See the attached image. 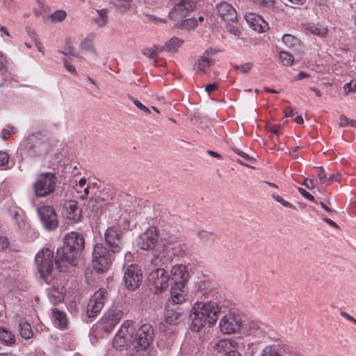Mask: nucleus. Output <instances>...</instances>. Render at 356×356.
<instances>
[{"label": "nucleus", "mask_w": 356, "mask_h": 356, "mask_svg": "<svg viewBox=\"0 0 356 356\" xmlns=\"http://www.w3.org/2000/svg\"><path fill=\"white\" fill-rule=\"evenodd\" d=\"M66 289L63 286L53 285L47 289L49 300L53 305L62 302L65 296Z\"/></svg>", "instance_id": "obj_22"}, {"label": "nucleus", "mask_w": 356, "mask_h": 356, "mask_svg": "<svg viewBox=\"0 0 356 356\" xmlns=\"http://www.w3.org/2000/svg\"><path fill=\"white\" fill-rule=\"evenodd\" d=\"M35 261L41 276L46 279L54 268L53 251L48 248L42 250L36 254Z\"/></svg>", "instance_id": "obj_8"}, {"label": "nucleus", "mask_w": 356, "mask_h": 356, "mask_svg": "<svg viewBox=\"0 0 356 356\" xmlns=\"http://www.w3.org/2000/svg\"><path fill=\"white\" fill-rule=\"evenodd\" d=\"M183 43L184 40L177 37H172L165 42V51L170 53H175Z\"/></svg>", "instance_id": "obj_28"}, {"label": "nucleus", "mask_w": 356, "mask_h": 356, "mask_svg": "<svg viewBox=\"0 0 356 356\" xmlns=\"http://www.w3.org/2000/svg\"><path fill=\"white\" fill-rule=\"evenodd\" d=\"M81 209L78 206L77 202L70 200L65 202L64 205V217L72 222H78L82 217Z\"/></svg>", "instance_id": "obj_18"}, {"label": "nucleus", "mask_w": 356, "mask_h": 356, "mask_svg": "<svg viewBox=\"0 0 356 356\" xmlns=\"http://www.w3.org/2000/svg\"><path fill=\"white\" fill-rule=\"evenodd\" d=\"M218 15L225 22H235L237 19V13L235 8L230 3L226 1H221L216 5Z\"/></svg>", "instance_id": "obj_17"}, {"label": "nucleus", "mask_w": 356, "mask_h": 356, "mask_svg": "<svg viewBox=\"0 0 356 356\" xmlns=\"http://www.w3.org/2000/svg\"><path fill=\"white\" fill-rule=\"evenodd\" d=\"M197 236L200 241L206 245L213 244L217 238L216 234L204 230L199 232Z\"/></svg>", "instance_id": "obj_30"}, {"label": "nucleus", "mask_w": 356, "mask_h": 356, "mask_svg": "<svg viewBox=\"0 0 356 356\" xmlns=\"http://www.w3.org/2000/svg\"><path fill=\"white\" fill-rule=\"evenodd\" d=\"M242 321L240 318L232 314L223 316L220 321V330L223 334H230L240 330Z\"/></svg>", "instance_id": "obj_16"}, {"label": "nucleus", "mask_w": 356, "mask_h": 356, "mask_svg": "<svg viewBox=\"0 0 356 356\" xmlns=\"http://www.w3.org/2000/svg\"><path fill=\"white\" fill-rule=\"evenodd\" d=\"M235 152L248 161H252V158L250 156L239 149H236Z\"/></svg>", "instance_id": "obj_61"}, {"label": "nucleus", "mask_w": 356, "mask_h": 356, "mask_svg": "<svg viewBox=\"0 0 356 356\" xmlns=\"http://www.w3.org/2000/svg\"><path fill=\"white\" fill-rule=\"evenodd\" d=\"M159 231L154 226L149 227L142 233L137 241V245L144 250H152L158 242Z\"/></svg>", "instance_id": "obj_11"}, {"label": "nucleus", "mask_w": 356, "mask_h": 356, "mask_svg": "<svg viewBox=\"0 0 356 356\" xmlns=\"http://www.w3.org/2000/svg\"><path fill=\"white\" fill-rule=\"evenodd\" d=\"M0 341L4 344L13 345L15 342V335L8 330L0 327Z\"/></svg>", "instance_id": "obj_29"}, {"label": "nucleus", "mask_w": 356, "mask_h": 356, "mask_svg": "<svg viewBox=\"0 0 356 356\" xmlns=\"http://www.w3.org/2000/svg\"><path fill=\"white\" fill-rule=\"evenodd\" d=\"M122 316L121 312L108 313L101 321L102 328L107 332H111L119 323Z\"/></svg>", "instance_id": "obj_21"}, {"label": "nucleus", "mask_w": 356, "mask_h": 356, "mask_svg": "<svg viewBox=\"0 0 356 356\" xmlns=\"http://www.w3.org/2000/svg\"><path fill=\"white\" fill-rule=\"evenodd\" d=\"M172 280L175 282V286L179 289L184 287V284L188 279L189 274L184 265H175L171 270Z\"/></svg>", "instance_id": "obj_19"}, {"label": "nucleus", "mask_w": 356, "mask_h": 356, "mask_svg": "<svg viewBox=\"0 0 356 356\" xmlns=\"http://www.w3.org/2000/svg\"><path fill=\"white\" fill-rule=\"evenodd\" d=\"M272 197L275 201H277V202L281 204L282 206H284L285 207L291 208L293 209H296V206H294L291 203L289 202L288 201L285 200L282 197L280 196L279 195L273 194Z\"/></svg>", "instance_id": "obj_41"}, {"label": "nucleus", "mask_w": 356, "mask_h": 356, "mask_svg": "<svg viewBox=\"0 0 356 356\" xmlns=\"http://www.w3.org/2000/svg\"><path fill=\"white\" fill-rule=\"evenodd\" d=\"M94 38V35H90L86 37L83 41H81L80 44V48L82 50L96 54V49L93 45Z\"/></svg>", "instance_id": "obj_31"}, {"label": "nucleus", "mask_w": 356, "mask_h": 356, "mask_svg": "<svg viewBox=\"0 0 356 356\" xmlns=\"http://www.w3.org/2000/svg\"><path fill=\"white\" fill-rule=\"evenodd\" d=\"M52 313L55 323L60 327H65L67 323L65 314L56 308L53 309Z\"/></svg>", "instance_id": "obj_33"}, {"label": "nucleus", "mask_w": 356, "mask_h": 356, "mask_svg": "<svg viewBox=\"0 0 356 356\" xmlns=\"http://www.w3.org/2000/svg\"><path fill=\"white\" fill-rule=\"evenodd\" d=\"M40 218L47 230H54L58 227L57 215L51 206H42L38 209Z\"/></svg>", "instance_id": "obj_14"}, {"label": "nucleus", "mask_w": 356, "mask_h": 356, "mask_svg": "<svg viewBox=\"0 0 356 356\" xmlns=\"http://www.w3.org/2000/svg\"><path fill=\"white\" fill-rule=\"evenodd\" d=\"M170 276L163 268L153 270L148 276L150 290L155 294H159L166 290L169 286Z\"/></svg>", "instance_id": "obj_6"}, {"label": "nucleus", "mask_w": 356, "mask_h": 356, "mask_svg": "<svg viewBox=\"0 0 356 356\" xmlns=\"http://www.w3.org/2000/svg\"><path fill=\"white\" fill-rule=\"evenodd\" d=\"M344 90L346 91H353L356 92V81L347 83L344 85Z\"/></svg>", "instance_id": "obj_58"}, {"label": "nucleus", "mask_w": 356, "mask_h": 356, "mask_svg": "<svg viewBox=\"0 0 356 356\" xmlns=\"http://www.w3.org/2000/svg\"><path fill=\"white\" fill-rule=\"evenodd\" d=\"M172 5L168 17L179 24L183 19L188 17L195 9L197 0H169Z\"/></svg>", "instance_id": "obj_5"}, {"label": "nucleus", "mask_w": 356, "mask_h": 356, "mask_svg": "<svg viewBox=\"0 0 356 356\" xmlns=\"http://www.w3.org/2000/svg\"><path fill=\"white\" fill-rule=\"evenodd\" d=\"M253 67H254V63L249 62V63L241 64L240 65H237L236 67L237 70H240L241 72L247 73V72H250L252 69Z\"/></svg>", "instance_id": "obj_49"}, {"label": "nucleus", "mask_w": 356, "mask_h": 356, "mask_svg": "<svg viewBox=\"0 0 356 356\" xmlns=\"http://www.w3.org/2000/svg\"><path fill=\"white\" fill-rule=\"evenodd\" d=\"M122 232L116 226L109 227L105 232V241L113 254L121 250V238Z\"/></svg>", "instance_id": "obj_13"}, {"label": "nucleus", "mask_w": 356, "mask_h": 356, "mask_svg": "<svg viewBox=\"0 0 356 356\" xmlns=\"http://www.w3.org/2000/svg\"><path fill=\"white\" fill-rule=\"evenodd\" d=\"M280 60L284 65L289 66L293 64L294 57L291 54L282 51L280 53Z\"/></svg>", "instance_id": "obj_37"}, {"label": "nucleus", "mask_w": 356, "mask_h": 356, "mask_svg": "<svg viewBox=\"0 0 356 356\" xmlns=\"http://www.w3.org/2000/svg\"><path fill=\"white\" fill-rule=\"evenodd\" d=\"M154 329L149 323L142 325L137 330L134 341V347L138 351L147 349L154 339Z\"/></svg>", "instance_id": "obj_9"}, {"label": "nucleus", "mask_w": 356, "mask_h": 356, "mask_svg": "<svg viewBox=\"0 0 356 356\" xmlns=\"http://www.w3.org/2000/svg\"><path fill=\"white\" fill-rule=\"evenodd\" d=\"M208 55L209 50H207L196 63L197 68L202 72H207L209 67L214 64V60L210 58Z\"/></svg>", "instance_id": "obj_25"}, {"label": "nucleus", "mask_w": 356, "mask_h": 356, "mask_svg": "<svg viewBox=\"0 0 356 356\" xmlns=\"http://www.w3.org/2000/svg\"><path fill=\"white\" fill-rule=\"evenodd\" d=\"M10 132L11 131L8 129H3L1 133V138L4 140L9 139V138L10 136Z\"/></svg>", "instance_id": "obj_62"}, {"label": "nucleus", "mask_w": 356, "mask_h": 356, "mask_svg": "<svg viewBox=\"0 0 356 356\" xmlns=\"http://www.w3.org/2000/svg\"><path fill=\"white\" fill-rule=\"evenodd\" d=\"M340 315L342 317H343L344 318H346V320H348L356 325V319L355 318H353L352 316H350L349 314H348L347 312L341 311L340 312Z\"/></svg>", "instance_id": "obj_60"}, {"label": "nucleus", "mask_w": 356, "mask_h": 356, "mask_svg": "<svg viewBox=\"0 0 356 356\" xmlns=\"http://www.w3.org/2000/svg\"><path fill=\"white\" fill-rule=\"evenodd\" d=\"M227 30L229 33L233 34L235 36L239 37L241 34V31L236 24H229L227 22Z\"/></svg>", "instance_id": "obj_46"}, {"label": "nucleus", "mask_w": 356, "mask_h": 356, "mask_svg": "<svg viewBox=\"0 0 356 356\" xmlns=\"http://www.w3.org/2000/svg\"><path fill=\"white\" fill-rule=\"evenodd\" d=\"M218 87L217 83H209L205 86L206 92L210 95L213 91L216 90Z\"/></svg>", "instance_id": "obj_57"}, {"label": "nucleus", "mask_w": 356, "mask_h": 356, "mask_svg": "<svg viewBox=\"0 0 356 356\" xmlns=\"http://www.w3.org/2000/svg\"><path fill=\"white\" fill-rule=\"evenodd\" d=\"M47 139L45 131H37L29 135L22 145L30 156H41L47 154L49 151Z\"/></svg>", "instance_id": "obj_3"}, {"label": "nucleus", "mask_w": 356, "mask_h": 356, "mask_svg": "<svg viewBox=\"0 0 356 356\" xmlns=\"http://www.w3.org/2000/svg\"><path fill=\"white\" fill-rule=\"evenodd\" d=\"M143 54L149 58L153 59L155 64L157 63V56L156 55V53L154 52L152 47L144 48L143 49Z\"/></svg>", "instance_id": "obj_44"}, {"label": "nucleus", "mask_w": 356, "mask_h": 356, "mask_svg": "<svg viewBox=\"0 0 356 356\" xmlns=\"http://www.w3.org/2000/svg\"><path fill=\"white\" fill-rule=\"evenodd\" d=\"M282 42L291 49H296L300 46V41L298 38L291 34H285L282 36Z\"/></svg>", "instance_id": "obj_32"}, {"label": "nucleus", "mask_w": 356, "mask_h": 356, "mask_svg": "<svg viewBox=\"0 0 356 356\" xmlns=\"http://www.w3.org/2000/svg\"><path fill=\"white\" fill-rule=\"evenodd\" d=\"M6 58L4 55L0 51V73L3 72L6 67Z\"/></svg>", "instance_id": "obj_56"}, {"label": "nucleus", "mask_w": 356, "mask_h": 356, "mask_svg": "<svg viewBox=\"0 0 356 356\" xmlns=\"http://www.w3.org/2000/svg\"><path fill=\"white\" fill-rule=\"evenodd\" d=\"M152 48L154 49V51L156 53V55L158 56V54L159 52L165 51V44L164 46L155 44L152 47Z\"/></svg>", "instance_id": "obj_63"}, {"label": "nucleus", "mask_w": 356, "mask_h": 356, "mask_svg": "<svg viewBox=\"0 0 356 356\" xmlns=\"http://www.w3.org/2000/svg\"><path fill=\"white\" fill-rule=\"evenodd\" d=\"M111 250H108L102 243L95 245L92 252V266L98 273L106 272L114 259Z\"/></svg>", "instance_id": "obj_4"}, {"label": "nucleus", "mask_w": 356, "mask_h": 356, "mask_svg": "<svg viewBox=\"0 0 356 356\" xmlns=\"http://www.w3.org/2000/svg\"><path fill=\"white\" fill-rule=\"evenodd\" d=\"M220 311V307L215 302H195L190 314L191 330L198 332L207 325L212 326L216 323Z\"/></svg>", "instance_id": "obj_2"}, {"label": "nucleus", "mask_w": 356, "mask_h": 356, "mask_svg": "<svg viewBox=\"0 0 356 356\" xmlns=\"http://www.w3.org/2000/svg\"><path fill=\"white\" fill-rule=\"evenodd\" d=\"M56 177L51 172L40 175L34 184V190L38 197H45L55 190Z\"/></svg>", "instance_id": "obj_7"}, {"label": "nucleus", "mask_w": 356, "mask_h": 356, "mask_svg": "<svg viewBox=\"0 0 356 356\" xmlns=\"http://www.w3.org/2000/svg\"><path fill=\"white\" fill-rule=\"evenodd\" d=\"M177 288V286L172 287L171 290V296H172V300L175 304H181L185 301V296L182 293L183 288H181V289H179L180 292H176L175 289Z\"/></svg>", "instance_id": "obj_36"}, {"label": "nucleus", "mask_w": 356, "mask_h": 356, "mask_svg": "<svg viewBox=\"0 0 356 356\" xmlns=\"http://www.w3.org/2000/svg\"><path fill=\"white\" fill-rule=\"evenodd\" d=\"M129 341L126 339L115 335L113 341V344L115 347L121 348L124 347Z\"/></svg>", "instance_id": "obj_47"}, {"label": "nucleus", "mask_w": 356, "mask_h": 356, "mask_svg": "<svg viewBox=\"0 0 356 356\" xmlns=\"http://www.w3.org/2000/svg\"><path fill=\"white\" fill-rule=\"evenodd\" d=\"M143 280L141 270L136 265H130L124 272V280L128 289L135 290L140 285Z\"/></svg>", "instance_id": "obj_15"}, {"label": "nucleus", "mask_w": 356, "mask_h": 356, "mask_svg": "<svg viewBox=\"0 0 356 356\" xmlns=\"http://www.w3.org/2000/svg\"><path fill=\"white\" fill-rule=\"evenodd\" d=\"M318 176L321 184H328L330 183V177H327L325 170L322 167L318 168Z\"/></svg>", "instance_id": "obj_43"}, {"label": "nucleus", "mask_w": 356, "mask_h": 356, "mask_svg": "<svg viewBox=\"0 0 356 356\" xmlns=\"http://www.w3.org/2000/svg\"><path fill=\"white\" fill-rule=\"evenodd\" d=\"M264 332L261 325L257 323H252L248 330V335L252 337L261 338Z\"/></svg>", "instance_id": "obj_35"}, {"label": "nucleus", "mask_w": 356, "mask_h": 356, "mask_svg": "<svg viewBox=\"0 0 356 356\" xmlns=\"http://www.w3.org/2000/svg\"><path fill=\"white\" fill-rule=\"evenodd\" d=\"M181 313L174 309H167L165 313L166 323L170 325L178 324L181 318Z\"/></svg>", "instance_id": "obj_27"}, {"label": "nucleus", "mask_w": 356, "mask_h": 356, "mask_svg": "<svg viewBox=\"0 0 356 356\" xmlns=\"http://www.w3.org/2000/svg\"><path fill=\"white\" fill-rule=\"evenodd\" d=\"M106 296L107 291L104 288L99 289L93 294L87 305V314L89 317H95L99 314Z\"/></svg>", "instance_id": "obj_12"}, {"label": "nucleus", "mask_w": 356, "mask_h": 356, "mask_svg": "<svg viewBox=\"0 0 356 356\" xmlns=\"http://www.w3.org/2000/svg\"><path fill=\"white\" fill-rule=\"evenodd\" d=\"M97 17L95 19V23L99 27L106 26L108 22V10L106 8L97 10Z\"/></svg>", "instance_id": "obj_34"}, {"label": "nucleus", "mask_w": 356, "mask_h": 356, "mask_svg": "<svg viewBox=\"0 0 356 356\" xmlns=\"http://www.w3.org/2000/svg\"><path fill=\"white\" fill-rule=\"evenodd\" d=\"M350 120L349 119L344 115H341L340 117V125L342 127L346 126L349 124Z\"/></svg>", "instance_id": "obj_64"}, {"label": "nucleus", "mask_w": 356, "mask_h": 356, "mask_svg": "<svg viewBox=\"0 0 356 356\" xmlns=\"http://www.w3.org/2000/svg\"><path fill=\"white\" fill-rule=\"evenodd\" d=\"M90 193V187L86 186L82 189L77 190V193L79 194L78 197L81 200H86L88 198Z\"/></svg>", "instance_id": "obj_50"}, {"label": "nucleus", "mask_w": 356, "mask_h": 356, "mask_svg": "<svg viewBox=\"0 0 356 356\" xmlns=\"http://www.w3.org/2000/svg\"><path fill=\"white\" fill-rule=\"evenodd\" d=\"M256 6L259 8L268 10L273 8L274 0H250Z\"/></svg>", "instance_id": "obj_39"}, {"label": "nucleus", "mask_w": 356, "mask_h": 356, "mask_svg": "<svg viewBox=\"0 0 356 356\" xmlns=\"http://www.w3.org/2000/svg\"><path fill=\"white\" fill-rule=\"evenodd\" d=\"M66 17V13L63 10H56L51 15V19L54 22H60L64 19Z\"/></svg>", "instance_id": "obj_48"}, {"label": "nucleus", "mask_w": 356, "mask_h": 356, "mask_svg": "<svg viewBox=\"0 0 356 356\" xmlns=\"http://www.w3.org/2000/svg\"><path fill=\"white\" fill-rule=\"evenodd\" d=\"M306 30L317 36H319L321 38L325 37L327 34V29L326 26H324L322 24H309L306 27Z\"/></svg>", "instance_id": "obj_26"}, {"label": "nucleus", "mask_w": 356, "mask_h": 356, "mask_svg": "<svg viewBox=\"0 0 356 356\" xmlns=\"http://www.w3.org/2000/svg\"><path fill=\"white\" fill-rule=\"evenodd\" d=\"M83 248L84 238L81 234L74 232L67 234L63 246L56 251L55 264L57 268L62 271L67 264L76 266Z\"/></svg>", "instance_id": "obj_1"}, {"label": "nucleus", "mask_w": 356, "mask_h": 356, "mask_svg": "<svg viewBox=\"0 0 356 356\" xmlns=\"http://www.w3.org/2000/svg\"><path fill=\"white\" fill-rule=\"evenodd\" d=\"M9 156L8 154L0 152V167L6 165L8 163Z\"/></svg>", "instance_id": "obj_52"}, {"label": "nucleus", "mask_w": 356, "mask_h": 356, "mask_svg": "<svg viewBox=\"0 0 356 356\" xmlns=\"http://www.w3.org/2000/svg\"><path fill=\"white\" fill-rule=\"evenodd\" d=\"M134 332V322L132 321H126L121 326L116 336L122 337L131 341Z\"/></svg>", "instance_id": "obj_23"}, {"label": "nucleus", "mask_w": 356, "mask_h": 356, "mask_svg": "<svg viewBox=\"0 0 356 356\" xmlns=\"http://www.w3.org/2000/svg\"><path fill=\"white\" fill-rule=\"evenodd\" d=\"M179 23H180L179 27L186 30L194 29L197 26V21L193 18L183 19Z\"/></svg>", "instance_id": "obj_38"}, {"label": "nucleus", "mask_w": 356, "mask_h": 356, "mask_svg": "<svg viewBox=\"0 0 356 356\" xmlns=\"http://www.w3.org/2000/svg\"><path fill=\"white\" fill-rule=\"evenodd\" d=\"M117 2L116 6L122 11H126L131 8L132 0H115Z\"/></svg>", "instance_id": "obj_42"}, {"label": "nucleus", "mask_w": 356, "mask_h": 356, "mask_svg": "<svg viewBox=\"0 0 356 356\" xmlns=\"http://www.w3.org/2000/svg\"><path fill=\"white\" fill-rule=\"evenodd\" d=\"M63 63H64V66L65 67L66 70L70 72V73H72V74H76L77 72H76V68L75 67L72 65L67 59L66 58H64L63 59Z\"/></svg>", "instance_id": "obj_51"}, {"label": "nucleus", "mask_w": 356, "mask_h": 356, "mask_svg": "<svg viewBox=\"0 0 356 356\" xmlns=\"http://www.w3.org/2000/svg\"><path fill=\"white\" fill-rule=\"evenodd\" d=\"M238 344L237 341L232 339H221L216 341L213 349L220 356H241L238 352Z\"/></svg>", "instance_id": "obj_10"}, {"label": "nucleus", "mask_w": 356, "mask_h": 356, "mask_svg": "<svg viewBox=\"0 0 356 356\" xmlns=\"http://www.w3.org/2000/svg\"><path fill=\"white\" fill-rule=\"evenodd\" d=\"M134 104L137 106L140 110L143 111L145 113H149L150 111L149 109L145 106L144 104H143L140 101L137 99L134 100Z\"/></svg>", "instance_id": "obj_54"}, {"label": "nucleus", "mask_w": 356, "mask_h": 356, "mask_svg": "<svg viewBox=\"0 0 356 356\" xmlns=\"http://www.w3.org/2000/svg\"><path fill=\"white\" fill-rule=\"evenodd\" d=\"M19 334L25 339H29L33 337V332L30 323L25 319H20L19 321Z\"/></svg>", "instance_id": "obj_24"}, {"label": "nucleus", "mask_w": 356, "mask_h": 356, "mask_svg": "<svg viewBox=\"0 0 356 356\" xmlns=\"http://www.w3.org/2000/svg\"><path fill=\"white\" fill-rule=\"evenodd\" d=\"M299 192L300 194L307 200H309L312 202H314V197L310 194L309 192H307L305 189L302 188H299Z\"/></svg>", "instance_id": "obj_53"}, {"label": "nucleus", "mask_w": 356, "mask_h": 356, "mask_svg": "<svg viewBox=\"0 0 356 356\" xmlns=\"http://www.w3.org/2000/svg\"><path fill=\"white\" fill-rule=\"evenodd\" d=\"M64 55H71L74 57L81 58V56L76 53L74 50V47L71 44L70 40H67L63 51H60Z\"/></svg>", "instance_id": "obj_40"}, {"label": "nucleus", "mask_w": 356, "mask_h": 356, "mask_svg": "<svg viewBox=\"0 0 356 356\" xmlns=\"http://www.w3.org/2000/svg\"><path fill=\"white\" fill-rule=\"evenodd\" d=\"M261 356H282V355L272 346H267L263 350Z\"/></svg>", "instance_id": "obj_45"}, {"label": "nucleus", "mask_w": 356, "mask_h": 356, "mask_svg": "<svg viewBox=\"0 0 356 356\" xmlns=\"http://www.w3.org/2000/svg\"><path fill=\"white\" fill-rule=\"evenodd\" d=\"M245 19L250 27L253 30L263 33L268 29V24L260 16L254 13H248Z\"/></svg>", "instance_id": "obj_20"}, {"label": "nucleus", "mask_w": 356, "mask_h": 356, "mask_svg": "<svg viewBox=\"0 0 356 356\" xmlns=\"http://www.w3.org/2000/svg\"><path fill=\"white\" fill-rule=\"evenodd\" d=\"M8 245V240L6 237L0 236V250L7 248Z\"/></svg>", "instance_id": "obj_59"}, {"label": "nucleus", "mask_w": 356, "mask_h": 356, "mask_svg": "<svg viewBox=\"0 0 356 356\" xmlns=\"http://www.w3.org/2000/svg\"><path fill=\"white\" fill-rule=\"evenodd\" d=\"M270 131L275 135L279 136L282 132V127L280 124L273 125L272 127H270Z\"/></svg>", "instance_id": "obj_55"}]
</instances>
